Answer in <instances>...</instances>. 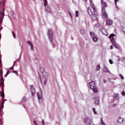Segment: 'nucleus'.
<instances>
[{"mask_svg": "<svg viewBox=\"0 0 125 125\" xmlns=\"http://www.w3.org/2000/svg\"><path fill=\"white\" fill-rule=\"evenodd\" d=\"M93 90V92L94 93H97L98 92V90L97 88L96 87H95L94 88H93L91 89Z\"/></svg>", "mask_w": 125, "mask_h": 125, "instance_id": "f3484780", "label": "nucleus"}, {"mask_svg": "<svg viewBox=\"0 0 125 125\" xmlns=\"http://www.w3.org/2000/svg\"><path fill=\"white\" fill-rule=\"evenodd\" d=\"M103 1V0H101V2Z\"/></svg>", "mask_w": 125, "mask_h": 125, "instance_id": "338daca9", "label": "nucleus"}, {"mask_svg": "<svg viewBox=\"0 0 125 125\" xmlns=\"http://www.w3.org/2000/svg\"><path fill=\"white\" fill-rule=\"evenodd\" d=\"M109 61L110 63L111 64H112L113 63V62L112 60L111 59H109Z\"/></svg>", "mask_w": 125, "mask_h": 125, "instance_id": "4c0bfd02", "label": "nucleus"}, {"mask_svg": "<svg viewBox=\"0 0 125 125\" xmlns=\"http://www.w3.org/2000/svg\"><path fill=\"white\" fill-rule=\"evenodd\" d=\"M112 20H108L106 21V23L108 25H110L112 24Z\"/></svg>", "mask_w": 125, "mask_h": 125, "instance_id": "dca6fc26", "label": "nucleus"}, {"mask_svg": "<svg viewBox=\"0 0 125 125\" xmlns=\"http://www.w3.org/2000/svg\"><path fill=\"white\" fill-rule=\"evenodd\" d=\"M87 0H86V2ZM89 2H90V5L92 8L93 9V11H95V10H96L95 7L94 6L92 0H89Z\"/></svg>", "mask_w": 125, "mask_h": 125, "instance_id": "9b49d317", "label": "nucleus"}, {"mask_svg": "<svg viewBox=\"0 0 125 125\" xmlns=\"http://www.w3.org/2000/svg\"><path fill=\"white\" fill-rule=\"evenodd\" d=\"M81 33L82 34H83L85 33V31L83 29H82L81 30Z\"/></svg>", "mask_w": 125, "mask_h": 125, "instance_id": "f704fd0d", "label": "nucleus"}, {"mask_svg": "<svg viewBox=\"0 0 125 125\" xmlns=\"http://www.w3.org/2000/svg\"><path fill=\"white\" fill-rule=\"evenodd\" d=\"M103 71L104 72H109L108 69L105 65H104V69L103 70Z\"/></svg>", "mask_w": 125, "mask_h": 125, "instance_id": "4468645a", "label": "nucleus"}, {"mask_svg": "<svg viewBox=\"0 0 125 125\" xmlns=\"http://www.w3.org/2000/svg\"><path fill=\"white\" fill-rule=\"evenodd\" d=\"M69 13L70 15V17H71V18H72V14L70 12H69Z\"/></svg>", "mask_w": 125, "mask_h": 125, "instance_id": "a18cd8bd", "label": "nucleus"}, {"mask_svg": "<svg viewBox=\"0 0 125 125\" xmlns=\"http://www.w3.org/2000/svg\"><path fill=\"white\" fill-rule=\"evenodd\" d=\"M4 15V12H2L1 11H0V17L1 18L3 19Z\"/></svg>", "mask_w": 125, "mask_h": 125, "instance_id": "a211bd4d", "label": "nucleus"}, {"mask_svg": "<svg viewBox=\"0 0 125 125\" xmlns=\"http://www.w3.org/2000/svg\"><path fill=\"white\" fill-rule=\"evenodd\" d=\"M115 1V4H116L117 2L118 1V0H114Z\"/></svg>", "mask_w": 125, "mask_h": 125, "instance_id": "09e8293b", "label": "nucleus"}, {"mask_svg": "<svg viewBox=\"0 0 125 125\" xmlns=\"http://www.w3.org/2000/svg\"><path fill=\"white\" fill-rule=\"evenodd\" d=\"M116 105V104H114L113 105V106L115 107V105Z\"/></svg>", "mask_w": 125, "mask_h": 125, "instance_id": "bf43d9fd", "label": "nucleus"}, {"mask_svg": "<svg viewBox=\"0 0 125 125\" xmlns=\"http://www.w3.org/2000/svg\"><path fill=\"white\" fill-rule=\"evenodd\" d=\"M26 100V98L25 97H24L22 99V100L23 101H25Z\"/></svg>", "mask_w": 125, "mask_h": 125, "instance_id": "37998d69", "label": "nucleus"}, {"mask_svg": "<svg viewBox=\"0 0 125 125\" xmlns=\"http://www.w3.org/2000/svg\"><path fill=\"white\" fill-rule=\"evenodd\" d=\"M94 11V13L92 14L93 15V19L95 20H97V18L96 17L97 13L96 11V10H95V11Z\"/></svg>", "mask_w": 125, "mask_h": 125, "instance_id": "423d86ee", "label": "nucleus"}, {"mask_svg": "<svg viewBox=\"0 0 125 125\" xmlns=\"http://www.w3.org/2000/svg\"><path fill=\"white\" fill-rule=\"evenodd\" d=\"M37 95L39 100H42V93L41 90L37 93Z\"/></svg>", "mask_w": 125, "mask_h": 125, "instance_id": "20e7f679", "label": "nucleus"}, {"mask_svg": "<svg viewBox=\"0 0 125 125\" xmlns=\"http://www.w3.org/2000/svg\"><path fill=\"white\" fill-rule=\"evenodd\" d=\"M114 96L116 100H118L119 99V94H118L117 93L114 94Z\"/></svg>", "mask_w": 125, "mask_h": 125, "instance_id": "f8f14e48", "label": "nucleus"}, {"mask_svg": "<svg viewBox=\"0 0 125 125\" xmlns=\"http://www.w3.org/2000/svg\"><path fill=\"white\" fill-rule=\"evenodd\" d=\"M101 123L102 125H106L103 122V118H101Z\"/></svg>", "mask_w": 125, "mask_h": 125, "instance_id": "393cba45", "label": "nucleus"}, {"mask_svg": "<svg viewBox=\"0 0 125 125\" xmlns=\"http://www.w3.org/2000/svg\"><path fill=\"white\" fill-rule=\"evenodd\" d=\"M122 31L124 32V33L125 34V31H124V30H123Z\"/></svg>", "mask_w": 125, "mask_h": 125, "instance_id": "13d9d810", "label": "nucleus"}, {"mask_svg": "<svg viewBox=\"0 0 125 125\" xmlns=\"http://www.w3.org/2000/svg\"><path fill=\"white\" fill-rule=\"evenodd\" d=\"M121 87L123 90L125 89V84H123L122 85Z\"/></svg>", "mask_w": 125, "mask_h": 125, "instance_id": "c756f323", "label": "nucleus"}, {"mask_svg": "<svg viewBox=\"0 0 125 125\" xmlns=\"http://www.w3.org/2000/svg\"><path fill=\"white\" fill-rule=\"evenodd\" d=\"M90 35L92 37H94L95 36V34L93 32H91L90 33Z\"/></svg>", "mask_w": 125, "mask_h": 125, "instance_id": "7c9ffc66", "label": "nucleus"}, {"mask_svg": "<svg viewBox=\"0 0 125 125\" xmlns=\"http://www.w3.org/2000/svg\"><path fill=\"white\" fill-rule=\"evenodd\" d=\"M121 94L122 95H123V96H125V92L123 91L122 93H121Z\"/></svg>", "mask_w": 125, "mask_h": 125, "instance_id": "e433bc0d", "label": "nucleus"}, {"mask_svg": "<svg viewBox=\"0 0 125 125\" xmlns=\"http://www.w3.org/2000/svg\"><path fill=\"white\" fill-rule=\"evenodd\" d=\"M115 35L113 34V33L111 34L108 37V38L109 39H110L112 38H113V37Z\"/></svg>", "mask_w": 125, "mask_h": 125, "instance_id": "412c9836", "label": "nucleus"}, {"mask_svg": "<svg viewBox=\"0 0 125 125\" xmlns=\"http://www.w3.org/2000/svg\"><path fill=\"white\" fill-rule=\"evenodd\" d=\"M113 46L114 47H115L116 48L118 49V45L116 43L115 44H114Z\"/></svg>", "mask_w": 125, "mask_h": 125, "instance_id": "c85d7f7f", "label": "nucleus"}, {"mask_svg": "<svg viewBox=\"0 0 125 125\" xmlns=\"http://www.w3.org/2000/svg\"><path fill=\"white\" fill-rule=\"evenodd\" d=\"M45 7L46 8V9L47 11L48 12H50V9L49 8L48 6H47V7Z\"/></svg>", "mask_w": 125, "mask_h": 125, "instance_id": "5701e85b", "label": "nucleus"}, {"mask_svg": "<svg viewBox=\"0 0 125 125\" xmlns=\"http://www.w3.org/2000/svg\"><path fill=\"white\" fill-rule=\"evenodd\" d=\"M119 76L123 80L124 79V78L123 76L121 74H119Z\"/></svg>", "mask_w": 125, "mask_h": 125, "instance_id": "c9c22d12", "label": "nucleus"}, {"mask_svg": "<svg viewBox=\"0 0 125 125\" xmlns=\"http://www.w3.org/2000/svg\"><path fill=\"white\" fill-rule=\"evenodd\" d=\"M76 17H77L78 16L79 14V12L78 11H75Z\"/></svg>", "mask_w": 125, "mask_h": 125, "instance_id": "2f4dec72", "label": "nucleus"}, {"mask_svg": "<svg viewBox=\"0 0 125 125\" xmlns=\"http://www.w3.org/2000/svg\"><path fill=\"white\" fill-rule=\"evenodd\" d=\"M103 81L104 83H105L106 82V81L105 80V79L103 80Z\"/></svg>", "mask_w": 125, "mask_h": 125, "instance_id": "5fc2aeb1", "label": "nucleus"}, {"mask_svg": "<svg viewBox=\"0 0 125 125\" xmlns=\"http://www.w3.org/2000/svg\"><path fill=\"white\" fill-rule=\"evenodd\" d=\"M93 112H94V113L95 114H96V112L95 111V108H93Z\"/></svg>", "mask_w": 125, "mask_h": 125, "instance_id": "58836bf2", "label": "nucleus"}, {"mask_svg": "<svg viewBox=\"0 0 125 125\" xmlns=\"http://www.w3.org/2000/svg\"><path fill=\"white\" fill-rule=\"evenodd\" d=\"M117 60L118 61H120V59H118Z\"/></svg>", "mask_w": 125, "mask_h": 125, "instance_id": "680f3d73", "label": "nucleus"}, {"mask_svg": "<svg viewBox=\"0 0 125 125\" xmlns=\"http://www.w3.org/2000/svg\"><path fill=\"white\" fill-rule=\"evenodd\" d=\"M3 107V104H1V105L0 106V108H1L2 109Z\"/></svg>", "mask_w": 125, "mask_h": 125, "instance_id": "79ce46f5", "label": "nucleus"}, {"mask_svg": "<svg viewBox=\"0 0 125 125\" xmlns=\"http://www.w3.org/2000/svg\"><path fill=\"white\" fill-rule=\"evenodd\" d=\"M2 121V120L0 118V122L1 121Z\"/></svg>", "mask_w": 125, "mask_h": 125, "instance_id": "69168bd1", "label": "nucleus"}, {"mask_svg": "<svg viewBox=\"0 0 125 125\" xmlns=\"http://www.w3.org/2000/svg\"><path fill=\"white\" fill-rule=\"evenodd\" d=\"M1 98H2V100H3L4 99V96H1Z\"/></svg>", "mask_w": 125, "mask_h": 125, "instance_id": "864d4df0", "label": "nucleus"}, {"mask_svg": "<svg viewBox=\"0 0 125 125\" xmlns=\"http://www.w3.org/2000/svg\"><path fill=\"white\" fill-rule=\"evenodd\" d=\"M4 80L3 79H0V83L1 84H3L4 83Z\"/></svg>", "mask_w": 125, "mask_h": 125, "instance_id": "473e14b6", "label": "nucleus"}, {"mask_svg": "<svg viewBox=\"0 0 125 125\" xmlns=\"http://www.w3.org/2000/svg\"><path fill=\"white\" fill-rule=\"evenodd\" d=\"M27 43L30 46L31 50H33L34 49V46L32 42L30 41H27Z\"/></svg>", "mask_w": 125, "mask_h": 125, "instance_id": "0eeeda50", "label": "nucleus"}, {"mask_svg": "<svg viewBox=\"0 0 125 125\" xmlns=\"http://www.w3.org/2000/svg\"><path fill=\"white\" fill-rule=\"evenodd\" d=\"M123 121V119L120 117L119 118L117 122L120 123H122Z\"/></svg>", "mask_w": 125, "mask_h": 125, "instance_id": "6ab92c4d", "label": "nucleus"}, {"mask_svg": "<svg viewBox=\"0 0 125 125\" xmlns=\"http://www.w3.org/2000/svg\"><path fill=\"white\" fill-rule=\"evenodd\" d=\"M13 12H11V14H12V15H13Z\"/></svg>", "mask_w": 125, "mask_h": 125, "instance_id": "0e129e2a", "label": "nucleus"}, {"mask_svg": "<svg viewBox=\"0 0 125 125\" xmlns=\"http://www.w3.org/2000/svg\"><path fill=\"white\" fill-rule=\"evenodd\" d=\"M93 122V120L92 118H86V125H91Z\"/></svg>", "mask_w": 125, "mask_h": 125, "instance_id": "39448f33", "label": "nucleus"}, {"mask_svg": "<svg viewBox=\"0 0 125 125\" xmlns=\"http://www.w3.org/2000/svg\"><path fill=\"white\" fill-rule=\"evenodd\" d=\"M14 65H13L12 66V67L13 68V67H14Z\"/></svg>", "mask_w": 125, "mask_h": 125, "instance_id": "774afa93", "label": "nucleus"}, {"mask_svg": "<svg viewBox=\"0 0 125 125\" xmlns=\"http://www.w3.org/2000/svg\"><path fill=\"white\" fill-rule=\"evenodd\" d=\"M40 71L42 73L43 77L42 79H40L41 83L43 82L44 84H46V80L48 78L47 74L45 72H44V69L42 67H40Z\"/></svg>", "mask_w": 125, "mask_h": 125, "instance_id": "f03ea898", "label": "nucleus"}, {"mask_svg": "<svg viewBox=\"0 0 125 125\" xmlns=\"http://www.w3.org/2000/svg\"><path fill=\"white\" fill-rule=\"evenodd\" d=\"M10 69L11 70H12L13 69V68L12 67H11L10 68Z\"/></svg>", "mask_w": 125, "mask_h": 125, "instance_id": "603ef678", "label": "nucleus"}, {"mask_svg": "<svg viewBox=\"0 0 125 125\" xmlns=\"http://www.w3.org/2000/svg\"><path fill=\"white\" fill-rule=\"evenodd\" d=\"M12 35H13V37L15 38V35L14 32H13V31H12Z\"/></svg>", "mask_w": 125, "mask_h": 125, "instance_id": "ea45409f", "label": "nucleus"}, {"mask_svg": "<svg viewBox=\"0 0 125 125\" xmlns=\"http://www.w3.org/2000/svg\"><path fill=\"white\" fill-rule=\"evenodd\" d=\"M53 33L52 31L49 30L48 32V36L50 42H52V37Z\"/></svg>", "mask_w": 125, "mask_h": 125, "instance_id": "7ed1b4c3", "label": "nucleus"}, {"mask_svg": "<svg viewBox=\"0 0 125 125\" xmlns=\"http://www.w3.org/2000/svg\"><path fill=\"white\" fill-rule=\"evenodd\" d=\"M13 73H15L17 75H18V73L16 71H13Z\"/></svg>", "mask_w": 125, "mask_h": 125, "instance_id": "a19ab883", "label": "nucleus"}, {"mask_svg": "<svg viewBox=\"0 0 125 125\" xmlns=\"http://www.w3.org/2000/svg\"><path fill=\"white\" fill-rule=\"evenodd\" d=\"M10 72V71L9 70H8L7 71V73H7V74H8Z\"/></svg>", "mask_w": 125, "mask_h": 125, "instance_id": "de8ad7c7", "label": "nucleus"}, {"mask_svg": "<svg viewBox=\"0 0 125 125\" xmlns=\"http://www.w3.org/2000/svg\"><path fill=\"white\" fill-rule=\"evenodd\" d=\"M100 66L99 65H98L97 66V68L96 69V70L98 71L100 70Z\"/></svg>", "mask_w": 125, "mask_h": 125, "instance_id": "cd10ccee", "label": "nucleus"}, {"mask_svg": "<svg viewBox=\"0 0 125 125\" xmlns=\"http://www.w3.org/2000/svg\"><path fill=\"white\" fill-rule=\"evenodd\" d=\"M110 49H113V46L112 45H111L110 46Z\"/></svg>", "mask_w": 125, "mask_h": 125, "instance_id": "8fccbe9b", "label": "nucleus"}, {"mask_svg": "<svg viewBox=\"0 0 125 125\" xmlns=\"http://www.w3.org/2000/svg\"><path fill=\"white\" fill-rule=\"evenodd\" d=\"M94 99V100L95 103L97 105H99V98L98 97H95Z\"/></svg>", "mask_w": 125, "mask_h": 125, "instance_id": "6e6552de", "label": "nucleus"}, {"mask_svg": "<svg viewBox=\"0 0 125 125\" xmlns=\"http://www.w3.org/2000/svg\"><path fill=\"white\" fill-rule=\"evenodd\" d=\"M2 102L1 103V104H4V100H2Z\"/></svg>", "mask_w": 125, "mask_h": 125, "instance_id": "c03bdc74", "label": "nucleus"}, {"mask_svg": "<svg viewBox=\"0 0 125 125\" xmlns=\"http://www.w3.org/2000/svg\"><path fill=\"white\" fill-rule=\"evenodd\" d=\"M100 30L104 35L106 36L108 35V33L105 29H104V28H102Z\"/></svg>", "mask_w": 125, "mask_h": 125, "instance_id": "9d476101", "label": "nucleus"}, {"mask_svg": "<svg viewBox=\"0 0 125 125\" xmlns=\"http://www.w3.org/2000/svg\"><path fill=\"white\" fill-rule=\"evenodd\" d=\"M122 58L123 59L125 60V57H123Z\"/></svg>", "mask_w": 125, "mask_h": 125, "instance_id": "052dcab7", "label": "nucleus"}, {"mask_svg": "<svg viewBox=\"0 0 125 125\" xmlns=\"http://www.w3.org/2000/svg\"><path fill=\"white\" fill-rule=\"evenodd\" d=\"M52 45V47L53 48H54L56 46V43H54L53 42V41H52V42H51Z\"/></svg>", "mask_w": 125, "mask_h": 125, "instance_id": "b1692460", "label": "nucleus"}, {"mask_svg": "<svg viewBox=\"0 0 125 125\" xmlns=\"http://www.w3.org/2000/svg\"><path fill=\"white\" fill-rule=\"evenodd\" d=\"M100 24L99 23H97L94 25V27H98L100 26Z\"/></svg>", "mask_w": 125, "mask_h": 125, "instance_id": "4be33fe9", "label": "nucleus"}, {"mask_svg": "<svg viewBox=\"0 0 125 125\" xmlns=\"http://www.w3.org/2000/svg\"><path fill=\"white\" fill-rule=\"evenodd\" d=\"M0 95L1 96H4V92H3V93H2L0 91Z\"/></svg>", "mask_w": 125, "mask_h": 125, "instance_id": "72a5a7b5", "label": "nucleus"}, {"mask_svg": "<svg viewBox=\"0 0 125 125\" xmlns=\"http://www.w3.org/2000/svg\"><path fill=\"white\" fill-rule=\"evenodd\" d=\"M47 2L46 0H44V4L45 7H47Z\"/></svg>", "mask_w": 125, "mask_h": 125, "instance_id": "a878e982", "label": "nucleus"}, {"mask_svg": "<svg viewBox=\"0 0 125 125\" xmlns=\"http://www.w3.org/2000/svg\"><path fill=\"white\" fill-rule=\"evenodd\" d=\"M42 125H44V123H43V120H42Z\"/></svg>", "mask_w": 125, "mask_h": 125, "instance_id": "6e6d98bb", "label": "nucleus"}, {"mask_svg": "<svg viewBox=\"0 0 125 125\" xmlns=\"http://www.w3.org/2000/svg\"><path fill=\"white\" fill-rule=\"evenodd\" d=\"M89 83L90 86V88L91 89L95 87V84L94 81H92L90 82Z\"/></svg>", "mask_w": 125, "mask_h": 125, "instance_id": "1a4fd4ad", "label": "nucleus"}, {"mask_svg": "<svg viewBox=\"0 0 125 125\" xmlns=\"http://www.w3.org/2000/svg\"><path fill=\"white\" fill-rule=\"evenodd\" d=\"M111 41L112 43L114 44H115L116 43L115 42V39L114 38H113L111 39Z\"/></svg>", "mask_w": 125, "mask_h": 125, "instance_id": "aec40b11", "label": "nucleus"}, {"mask_svg": "<svg viewBox=\"0 0 125 125\" xmlns=\"http://www.w3.org/2000/svg\"><path fill=\"white\" fill-rule=\"evenodd\" d=\"M3 100H4V101H7V100L6 99H3Z\"/></svg>", "mask_w": 125, "mask_h": 125, "instance_id": "e2e57ef3", "label": "nucleus"}, {"mask_svg": "<svg viewBox=\"0 0 125 125\" xmlns=\"http://www.w3.org/2000/svg\"><path fill=\"white\" fill-rule=\"evenodd\" d=\"M93 40L94 42H96L97 41L98 39L97 38L94 37L93 38Z\"/></svg>", "mask_w": 125, "mask_h": 125, "instance_id": "bb28decb", "label": "nucleus"}, {"mask_svg": "<svg viewBox=\"0 0 125 125\" xmlns=\"http://www.w3.org/2000/svg\"><path fill=\"white\" fill-rule=\"evenodd\" d=\"M1 90H2V91L1 92L2 93H3V92H4V91H3V90L2 87Z\"/></svg>", "mask_w": 125, "mask_h": 125, "instance_id": "3c124183", "label": "nucleus"}, {"mask_svg": "<svg viewBox=\"0 0 125 125\" xmlns=\"http://www.w3.org/2000/svg\"><path fill=\"white\" fill-rule=\"evenodd\" d=\"M33 122L34 124H35V125H37L36 122L35 121H34Z\"/></svg>", "mask_w": 125, "mask_h": 125, "instance_id": "49530a36", "label": "nucleus"}, {"mask_svg": "<svg viewBox=\"0 0 125 125\" xmlns=\"http://www.w3.org/2000/svg\"><path fill=\"white\" fill-rule=\"evenodd\" d=\"M31 93L32 94V95H33L34 94V92L35 91L33 88L32 86L31 85Z\"/></svg>", "mask_w": 125, "mask_h": 125, "instance_id": "2eb2a0df", "label": "nucleus"}, {"mask_svg": "<svg viewBox=\"0 0 125 125\" xmlns=\"http://www.w3.org/2000/svg\"><path fill=\"white\" fill-rule=\"evenodd\" d=\"M8 75V74H7V73H6V74L5 75H4V77H6V76H7V75Z\"/></svg>", "mask_w": 125, "mask_h": 125, "instance_id": "4d7b16f0", "label": "nucleus"}, {"mask_svg": "<svg viewBox=\"0 0 125 125\" xmlns=\"http://www.w3.org/2000/svg\"><path fill=\"white\" fill-rule=\"evenodd\" d=\"M101 12L102 13L103 18L104 19H107L108 17L107 14L105 11V8L107 6L106 3L104 1L101 2Z\"/></svg>", "mask_w": 125, "mask_h": 125, "instance_id": "f257e3e1", "label": "nucleus"}, {"mask_svg": "<svg viewBox=\"0 0 125 125\" xmlns=\"http://www.w3.org/2000/svg\"><path fill=\"white\" fill-rule=\"evenodd\" d=\"M88 12L90 15H92L94 13V12H93L92 11L91 8L90 7H89L88 9Z\"/></svg>", "mask_w": 125, "mask_h": 125, "instance_id": "ddd939ff", "label": "nucleus"}]
</instances>
